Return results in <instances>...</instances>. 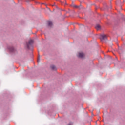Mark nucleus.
Masks as SVG:
<instances>
[{
	"mask_svg": "<svg viewBox=\"0 0 125 125\" xmlns=\"http://www.w3.org/2000/svg\"><path fill=\"white\" fill-rule=\"evenodd\" d=\"M39 61H40V58H38V62H39Z\"/></svg>",
	"mask_w": 125,
	"mask_h": 125,
	"instance_id": "1a4fd4ad",
	"label": "nucleus"
},
{
	"mask_svg": "<svg viewBox=\"0 0 125 125\" xmlns=\"http://www.w3.org/2000/svg\"><path fill=\"white\" fill-rule=\"evenodd\" d=\"M68 125H72V124H68Z\"/></svg>",
	"mask_w": 125,
	"mask_h": 125,
	"instance_id": "9d476101",
	"label": "nucleus"
},
{
	"mask_svg": "<svg viewBox=\"0 0 125 125\" xmlns=\"http://www.w3.org/2000/svg\"><path fill=\"white\" fill-rule=\"evenodd\" d=\"M78 57H80V58H83V57H84V54L82 52H79L78 53Z\"/></svg>",
	"mask_w": 125,
	"mask_h": 125,
	"instance_id": "7ed1b4c3",
	"label": "nucleus"
},
{
	"mask_svg": "<svg viewBox=\"0 0 125 125\" xmlns=\"http://www.w3.org/2000/svg\"><path fill=\"white\" fill-rule=\"evenodd\" d=\"M48 26H49L50 27H51V26H52V22L51 21H48Z\"/></svg>",
	"mask_w": 125,
	"mask_h": 125,
	"instance_id": "423d86ee",
	"label": "nucleus"
},
{
	"mask_svg": "<svg viewBox=\"0 0 125 125\" xmlns=\"http://www.w3.org/2000/svg\"><path fill=\"white\" fill-rule=\"evenodd\" d=\"M51 68L52 70H54V71H55L56 70V67H55V66L54 65L51 66Z\"/></svg>",
	"mask_w": 125,
	"mask_h": 125,
	"instance_id": "39448f33",
	"label": "nucleus"
},
{
	"mask_svg": "<svg viewBox=\"0 0 125 125\" xmlns=\"http://www.w3.org/2000/svg\"><path fill=\"white\" fill-rule=\"evenodd\" d=\"M73 7H75V8H78L79 7V6L76 5H73Z\"/></svg>",
	"mask_w": 125,
	"mask_h": 125,
	"instance_id": "0eeeda50",
	"label": "nucleus"
},
{
	"mask_svg": "<svg viewBox=\"0 0 125 125\" xmlns=\"http://www.w3.org/2000/svg\"><path fill=\"white\" fill-rule=\"evenodd\" d=\"M95 28H96V30H97V31L100 30V29H101L100 25H97L96 26Z\"/></svg>",
	"mask_w": 125,
	"mask_h": 125,
	"instance_id": "20e7f679",
	"label": "nucleus"
},
{
	"mask_svg": "<svg viewBox=\"0 0 125 125\" xmlns=\"http://www.w3.org/2000/svg\"><path fill=\"white\" fill-rule=\"evenodd\" d=\"M101 40H107V35L105 34H102L101 35Z\"/></svg>",
	"mask_w": 125,
	"mask_h": 125,
	"instance_id": "f03ea898",
	"label": "nucleus"
},
{
	"mask_svg": "<svg viewBox=\"0 0 125 125\" xmlns=\"http://www.w3.org/2000/svg\"><path fill=\"white\" fill-rule=\"evenodd\" d=\"M34 43V41L33 40H30L28 43H27V46L28 49H30V46H32V44Z\"/></svg>",
	"mask_w": 125,
	"mask_h": 125,
	"instance_id": "f257e3e1",
	"label": "nucleus"
},
{
	"mask_svg": "<svg viewBox=\"0 0 125 125\" xmlns=\"http://www.w3.org/2000/svg\"><path fill=\"white\" fill-rule=\"evenodd\" d=\"M10 51H13V48L11 47L10 49H9Z\"/></svg>",
	"mask_w": 125,
	"mask_h": 125,
	"instance_id": "6e6552de",
	"label": "nucleus"
}]
</instances>
